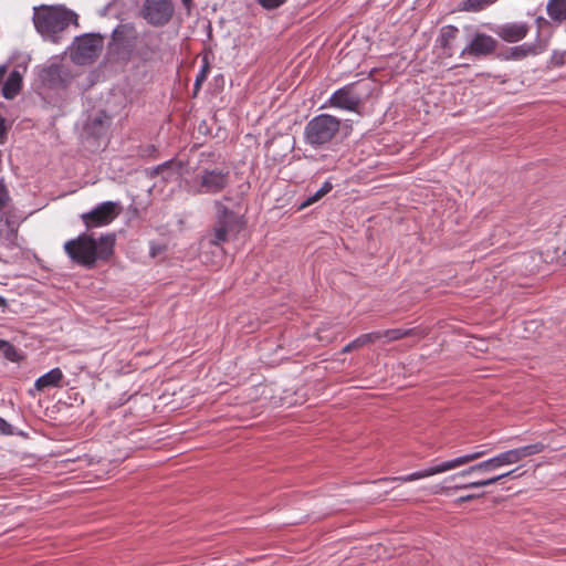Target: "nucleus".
Segmentation results:
<instances>
[{"label": "nucleus", "mask_w": 566, "mask_h": 566, "mask_svg": "<svg viewBox=\"0 0 566 566\" xmlns=\"http://www.w3.org/2000/svg\"><path fill=\"white\" fill-rule=\"evenodd\" d=\"M115 243V233H106L98 239L88 233H81L67 240L63 249L73 263L93 269L97 262H107L113 256Z\"/></svg>", "instance_id": "1"}, {"label": "nucleus", "mask_w": 566, "mask_h": 566, "mask_svg": "<svg viewBox=\"0 0 566 566\" xmlns=\"http://www.w3.org/2000/svg\"><path fill=\"white\" fill-rule=\"evenodd\" d=\"M545 450V444L542 442H537L534 444L524 446L521 448L512 449L504 451L502 453L496 454L493 458H490L485 461L479 462L467 470L459 472L455 475L450 476V479H454L455 476H467L473 472H492L496 469H500L504 465H510L520 462L522 459L526 457H531L534 454H538Z\"/></svg>", "instance_id": "2"}, {"label": "nucleus", "mask_w": 566, "mask_h": 566, "mask_svg": "<svg viewBox=\"0 0 566 566\" xmlns=\"http://www.w3.org/2000/svg\"><path fill=\"white\" fill-rule=\"evenodd\" d=\"M76 19V14L72 11L55 7L36 9L33 17L36 31L46 36L62 32Z\"/></svg>", "instance_id": "3"}, {"label": "nucleus", "mask_w": 566, "mask_h": 566, "mask_svg": "<svg viewBox=\"0 0 566 566\" xmlns=\"http://www.w3.org/2000/svg\"><path fill=\"white\" fill-rule=\"evenodd\" d=\"M340 120L329 114H319L307 122L304 128V140L314 148L332 142L338 134Z\"/></svg>", "instance_id": "4"}, {"label": "nucleus", "mask_w": 566, "mask_h": 566, "mask_svg": "<svg viewBox=\"0 0 566 566\" xmlns=\"http://www.w3.org/2000/svg\"><path fill=\"white\" fill-rule=\"evenodd\" d=\"M230 184V174L218 168L203 169L187 181L188 191L192 195H217Z\"/></svg>", "instance_id": "5"}, {"label": "nucleus", "mask_w": 566, "mask_h": 566, "mask_svg": "<svg viewBox=\"0 0 566 566\" xmlns=\"http://www.w3.org/2000/svg\"><path fill=\"white\" fill-rule=\"evenodd\" d=\"M214 208L217 212V222L212 229L210 243L220 248L222 243L229 241L231 234L237 235L239 233L243 223L241 219L222 202L216 201Z\"/></svg>", "instance_id": "6"}, {"label": "nucleus", "mask_w": 566, "mask_h": 566, "mask_svg": "<svg viewBox=\"0 0 566 566\" xmlns=\"http://www.w3.org/2000/svg\"><path fill=\"white\" fill-rule=\"evenodd\" d=\"M486 453H488L486 450H479V451H475V452H472L469 454H464V455L441 462L439 464L432 465V467L427 468L421 471L412 472V473L403 475V476L380 479V480H378V482H387V481H399L402 483L412 482L416 480L429 478V476L440 474V473L457 469L459 467L465 465L472 461H475V460L482 458Z\"/></svg>", "instance_id": "7"}, {"label": "nucleus", "mask_w": 566, "mask_h": 566, "mask_svg": "<svg viewBox=\"0 0 566 566\" xmlns=\"http://www.w3.org/2000/svg\"><path fill=\"white\" fill-rule=\"evenodd\" d=\"M174 14L171 0H145L142 17L154 27L167 24Z\"/></svg>", "instance_id": "8"}, {"label": "nucleus", "mask_w": 566, "mask_h": 566, "mask_svg": "<svg viewBox=\"0 0 566 566\" xmlns=\"http://www.w3.org/2000/svg\"><path fill=\"white\" fill-rule=\"evenodd\" d=\"M119 214L118 205L113 201H105L90 212L83 213L81 219L87 229L109 224Z\"/></svg>", "instance_id": "9"}, {"label": "nucleus", "mask_w": 566, "mask_h": 566, "mask_svg": "<svg viewBox=\"0 0 566 566\" xmlns=\"http://www.w3.org/2000/svg\"><path fill=\"white\" fill-rule=\"evenodd\" d=\"M101 50V42L93 35L77 38L71 48V59L78 65H85L97 56Z\"/></svg>", "instance_id": "10"}, {"label": "nucleus", "mask_w": 566, "mask_h": 566, "mask_svg": "<svg viewBox=\"0 0 566 566\" xmlns=\"http://www.w3.org/2000/svg\"><path fill=\"white\" fill-rule=\"evenodd\" d=\"M357 83H350L333 93L329 105L333 107L356 112L361 102V96L356 92Z\"/></svg>", "instance_id": "11"}, {"label": "nucleus", "mask_w": 566, "mask_h": 566, "mask_svg": "<svg viewBox=\"0 0 566 566\" xmlns=\"http://www.w3.org/2000/svg\"><path fill=\"white\" fill-rule=\"evenodd\" d=\"M496 45V40L491 35L476 33L472 41L461 51L460 56H486L495 51Z\"/></svg>", "instance_id": "12"}, {"label": "nucleus", "mask_w": 566, "mask_h": 566, "mask_svg": "<svg viewBox=\"0 0 566 566\" xmlns=\"http://www.w3.org/2000/svg\"><path fill=\"white\" fill-rule=\"evenodd\" d=\"M377 333L380 335V339L386 338L388 343L406 337H416L419 340L429 335L430 328L427 326H416L412 328H390Z\"/></svg>", "instance_id": "13"}, {"label": "nucleus", "mask_w": 566, "mask_h": 566, "mask_svg": "<svg viewBox=\"0 0 566 566\" xmlns=\"http://www.w3.org/2000/svg\"><path fill=\"white\" fill-rule=\"evenodd\" d=\"M530 31V27L525 22H511L500 25L496 34L505 42H517L523 40Z\"/></svg>", "instance_id": "14"}, {"label": "nucleus", "mask_w": 566, "mask_h": 566, "mask_svg": "<svg viewBox=\"0 0 566 566\" xmlns=\"http://www.w3.org/2000/svg\"><path fill=\"white\" fill-rule=\"evenodd\" d=\"M459 29L454 25L449 24L441 28L437 43L442 50V56H453L452 42L457 39Z\"/></svg>", "instance_id": "15"}, {"label": "nucleus", "mask_w": 566, "mask_h": 566, "mask_svg": "<svg viewBox=\"0 0 566 566\" xmlns=\"http://www.w3.org/2000/svg\"><path fill=\"white\" fill-rule=\"evenodd\" d=\"M63 379V373L60 368H53L46 374L39 377L35 381V388L40 391L50 388L60 386L61 380Z\"/></svg>", "instance_id": "16"}, {"label": "nucleus", "mask_w": 566, "mask_h": 566, "mask_svg": "<svg viewBox=\"0 0 566 566\" xmlns=\"http://www.w3.org/2000/svg\"><path fill=\"white\" fill-rule=\"evenodd\" d=\"M21 86L22 76L18 71H13L2 86V95L7 99H12L19 94Z\"/></svg>", "instance_id": "17"}, {"label": "nucleus", "mask_w": 566, "mask_h": 566, "mask_svg": "<svg viewBox=\"0 0 566 566\" xmlns=\"http://www.w3.org/2000/svg\"><path fill=\"white\" fill-rule=\"evenodd\" d=\"M112 123V118L104 112L98 113L92 118L90 129L93 135L101 137L106 134Z\"/></svg>", "instance_id": "18"}, {"label": "nucleus", "mask_w": 566, "mask_h": 566, "mask_svg": "<svg viewBox=\"0 0 566 566\" xmlns=\"http://www.w3.org/2000/svg\"><path fill=\"white\" fill-rule=\"evenodd\" d=\"M380 339V335L376 332H371V333H367V334H361L360 336H358L357 338H355L353 342H350L349 344H347L344 348H343V353L346 354V353H350L353 350H356V349H359L361 348L363 346L365 345H368V344H373V343H376L377 340Z\"/></svg>", "instance_id": "19"}, {"label": "nucleus", "mask_w": 566, "mask_h": 566, "mask_svg": "<svg viewBox=\"0 0 566 566\" xmlns=\"http://www.w3.org/2000/svg\"><path fill=\"white\" fill-rule=\"evenodd\" d=\"M547 14L554 21L566 20V0H549L546 7Z\"/></svg>", "instance_id": "20"}, {"label": "nucleus", "mask_w": 566, "mask_h": 566, "mask_svg": "<svg viewBox=\"0 0 566 566\" xmlns=\"http://www.w3.org/2000/svg\"><path fill=\"white\" fill-rule=\"evenodd\" d=\"M516 471H517V469H514V470H511V471H509L506 473L492 476L490 479H485V480H481V481H474V482H470V483H467V484H463V485H457V486H454V490L478 489V488L489 486V485L495 484L496 482H499V481H501V480L512 475Z\"/></svg>", "instance_id": "21"}, {"label": "nucleus", "mask_w": 566, "mask_h": 566, "mask_svg": "<svg viewBox=\"0 0 566 566\" xmlns=\"http://www.w3.org/2000/svg\"><path fill=\"white\" fill-rule=\"evenodd\" d=\"M495 1L496 0H463L459 6V10L465 12H480Z\"/></svg>", "instance_id": "22"}, {"label": "nucleus", "mask_w": 566, "mask_h": 566, "mask_svg": "<svg viewBox=\"0 0 566 566\" xmlns=\"http://www.w3.org/2000/svg\"><path fill=\"white\" fill-rule=\"evenodd\" d=\"M209 72H210V65H209L208 59L205 56L202 59L201 69H200L199 73L196 76V81H195V85H193V96H197V94L199 93L202 83L208 77Z\"/></svg>", "instance_id": "23"}, {"label": "nucleus", "mask_w": 566, "mask_h": 566, "mask_svg": "<svg viewBox=\"0 0 566 566\" xmlns=\"http://www.w3.org/2000/svg\"><path fill=\"white\" fill-rule=\"evenodd\" d=\"M0 352L11 361H19L21 356L15 347L7 340L0 339Z\"/></svg>", "instance_id": "24"}, {"label": "nucleus", "mask_w": 566, "mask_h": 566, "mask_svg": "<svg viewBox=\"0 0 566 566\" xmlns=\"http://www.w3.org/2000/svg\"><path fill=\"white\" fill-rule=\"evenodd\" d=\"M333 189V185L329 181H325L323 186L307 200L302 205V207H308L319 199H322L325 195H327Z\"/></svg>", "instance_id": "25"}, {"label": "nucleus", "mask_w": 566, "mask_h": 566, "mask_svg": "<svg viewBox=\"0 0 566 566\" xmlns=\"http://www.w3.org/2000/svg\"><path fill=\"white\" fill-rule=\"evenodd\" d=\"M532 52H533L532 45L523 44V45L513 48L511 54L514 59L517 60V59L527 56Z\"/></svg>", "instance_id": "26"}, {"label": "nucleus", "mask_w": 566, "mask_h": 566, "mask_svg": "<svg viewBox=\"0 0 566 566\" xmlns=\"http://www.w3.org/2000/svg\"><path fill=\"white\" fill-rule=\"evenodd\" d=\"M10 201L9 190L3 178H0V209L7 207Z\"/></svg>", "instance_id": "27"}, {"label": "nucleus", "mask_w": 566, "mask_h": 566, "mask_svg": "<svg viewBox=\"0 0 566 566\" xmlns=\"http://www.w3.org/2000/svg\"><path fill=\"white\" fill-rule=\"evenodd\" d=\"M10 125L7 123L6 117L0 113V145H3L8 138V130Z\"/></svg>", "instance_id": "28"}, {"label": "nucleus", "mask_w": 566, "mask_h": 566, "mask_svg": "<svg viewBox=\"0 0 566 566\" xmlns=\"http://www.w3.org/2000/svg\"><path fill=\"white\" fill-rule=\"evenodd\" d=\"M286 0H259V3L265 8V9H276L283 3H285Z\"/></svg>", "instance_id": "29"}, {"label": "nucleus", "mask_w": 566, "mask_h": 566, "mask_svg": "<svg viewBox=\"0 0 566 566\" xmlns=\"http://www.w3.org/2000/svg\"><path fill=\"white\" fill-rule=\"evenodd\" d=\"M0 433H2V434H11L12 433L11 426L1 417H0Z\"/></svg>", "instance_id": "30"}, {"label": "nucleus", "mask_w": 566, "mask_h": 566, "mask_svg": "<svg viewBox=\"0 0 566 566\" xmlns=\"http://www.w3.org/2000/svg\"><path fill=\"white\" fill-rule=\"evenodd\" d=\"M479 496H480V495H476V494H468V495H463V496H460V497L457 500V503L469 502V501H472V500L478 499Z\"/></svg>", "instance_id": "31"}, {"label": "nucleus", "mask_w": 566, "mask_h": 566, "mask_svg": "<svg viewBox=\"0 0 566 566\" xmlns=\"http://www.w3.org/2000/svg\"><path fill=\"white\" fill-rule=\"evenodd\" d=\"M6 305H7L6 298L0 295V306H6Z\"/></svg>", "instance_id": "32"}, {"label": "nucleus", "mask_w": 566, "mask_h": 566, "mask_svg": "<svg viewBox=\"0 0 566 566\" xmlns=\"http://www.w3.org/2000/svg\"><path fill=\"white\" fill-rule=\"evenodd\" d=\"M192 0H182V2L186 4V6H189L191 3Z\"/></svg>", "instance_id": "33"}, {"label": "nucleus", "mask_w": 566, "mask_h": 566, "mask_svg": "<svg viewBox=\"0 0 566 566\" xmlns=\"http://www.w3.org/2000/svg\"><path fill=\"white\" fill-rule=\"evenodd\" d=\"M119 34V30L116 29L115 32H114V35L117 36Z\"/></svg>", "instance_id": "34"}, {"label": "nucleus", "mask_w": 566, "mask_h": 566, "mask_svg": "<svg viewBox=\"0 0 566 566\" xmlns=\"http://www.w3.org/2000/svg\"><path fill=\"white\" fill-rule=\"evenodd\" d=\"M563 255H564V259L566 260V250L564 251Z\"/></svg>", "instance_id": "35"}]
</instances>
